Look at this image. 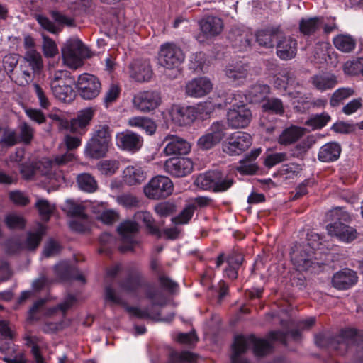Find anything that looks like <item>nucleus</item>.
<instances>
[{
    "mask_svg": "<svg viewBox=\"0 0 363 363\" xmlns=\"http://www.w3.org/2000/svg\"><path fill=\"white\" fill-rule=\"evenodd\" d=\"M119 286L124 291L137 296L140 289H143L146 298L152 306H163L166 303L165 298L155 286L147 281L138 270H130L127 277L121 280Z\"/></svg>",
    "mask_w": 363,
    "mask_h": 363,
    "instance_id": "f257e3e1",
    "label": "nucleus"
},
{
    "mask_svg": "<svg viewBox=\"0 0 363 363\" xmlns=\"http://www.w3.org/2000/svg\"><path fill=\"white\" fill-rule=\"evenodd\" d=\"M251 346L256 357H264L273 350L272 345L264 339L257 338L254 335H239L235 337L232 345L231 363H248L247 359L243 358L242 355Z\"/></svg>",
    "mask_w": 363,
    "mask_h": 363,
    "instance_id": "f03ea898",
    "label": "nucleus"
},
{
    "mask_svg": "<svg viewBox=\"0 0 363 363\" xmlns=\"http://www.w3.org/2000/svg\"><path fill=\"white\" fill-rule=\"evenodd\" d=\"M328 217L333 221L326 226L330 235L345 243H351L357 238L359 233L357 229L348 225L352 217L342 208H333L329 212Z\"/></svg>",
    "mask_w": 363,
    "mask_h": 363,
    "instance_id": "7ed1b4c3",
    "label": "nucleus"
},
{
    "mask_svg": "<svg viewBox=\"0 0 363 363\" xmlns=\"http://www.w3.org/2000/svg\"><path fill=\"white\" fill-rule=\"evenodd\" d=\"M111 133L112 130L108 125H96L86 144L84 152L85 156L95 160L104 157L111 143Z\"/></svg>",
    "mask_w": 363,
    "mask_h": 363,
    "instance_id": "20e7f679",
    "label": "nucleus"
},
{
    "mask_svg": "<svg viewBox=\"0 0 363 363\" xmlns=\"http://www.w3.org/2000/svg\"><path fill=\"white\" fill-rule=\"evenodd\" d=\"M252 143V138L246 132L238 131L230 134L222 144L223 152L230 156H238L247 150Z\"/></svg>",
    "mask_w": 363,
    "mask_h": 363,
    "instance_id": "39448f33",
    "label": "nucleus"
},
{
    "mask_svg": "<svg viewBox=\"0 0 363 363\" xmlns=\"http://www.w3.org/2000/svg\"><path fill=\"white\" fill-rule=\"evenodd\" d=\"M117 231L122 242V244L118 247V250L122 253L133 251L135 247L138 245L136 238L139 232L138 223L133 220L123 221L118 226Z\"/></svg>",
    "mask_w": 363,
    "mask_h": 363,
    "instance_id": "423d86ee",
    "label": "nucleus"
},
{
    "mask_svg": "<svg viewBox=\"0 0 363 363\" xmlns=\"http://www.w3.org/2000/svg\"><path fill=\"white\" fill-rule=\"evenodd\" d=\"M184 60V55L182 49L174 43H166L160 46L158 62L161 66L169 69H174L178 67Z\"/></svg>",
    "mask_w": 363,
    "mask_h": 363,
    "instance_id": "0eeeda50",
    "label": "nucleus"
},
{
    "mask_svg": "<svg viewBox=\"0 0 363 363\" xmlns=\"http://www.w3.org/2000/svg\"><path fill=\"white\" fill-rule=\"evenodd\" d=\"M173 184L169 178L157 176L144 187L145 196L151 199H162L172 194Z\"/></svg>",
    "mask_w": 363,
    "mask_h": 363,
    "instance_id": "6e6552de",
    "label": "nucleus"
},
{
    "mask_svg": "<svg viewBox=\"0 0 363 363\" xmlns=\"http://www.w3.org/2000/svg\"><path fill=\"white\" fill-rule=\"evenodd\" d=\"M77 86L81 97L86 100L96 98L101 89L99 79L96 76L86 73L78 77Z\"/></svg>",
    "mask_w": 363,
    "mask_h": 363,
    "instance_id": "1a4fd4ad",
    "label": "nucleus"
},
{
    "mask_svg": "<svg viewBox=\"0 0 363 363\" xmlns=\"http://www.w3.org/2000/svg\"><path fill=\"white\" fill-rule=\"evenodd\" d=\"M128 74L136 82H149L153 75V71L149 60H133L128 65Z\"/></svg>",
    "mask_w": 363,
    "mask_h": 363,
    "instance_id": "9d476101",
    "label": "nucleus"
},
{
    "mask_svg": "<svg viewBox=\"0 0 363 363\" xmlns=\"http://www.w3.org/2000/svg\"><path fill=\"white\" fill-rule=\"evenodd\" d=\"M164 169L174 177H184L192 172L194 163L187 157H173L166 160Z\"/></svg>",
    "mask_w": 363,
    "mask_h": 363,
    "instance_id": "9b49d317",
    "label": "nucleus"
},
{
    "mask_svg": "<svg viewBox=\"0 0 363 363\" xmlns=\"http://www.w3.org/2000/svg\"><path fill=\"white\" fill-rule=\"evenodd\" d=\"M160 101V95L156 91H140L133 99L134 107L142 112H149L155 109Z\"/></svg>",
    "mask_w": 363,
    "mask_h": 363,
    "instance_id": "f8f14e48",
    "label": "nucleus"
},
{
    "mask_svg": "<svg viewBox=\"0 0 363 363\" xmlns=\"http://www.w3.org/2000/svg\"><path fill=\"white\" fill-rule=\"evenodd\" d=\"M198 110L194 106L174 105L169 112L172 122L179 126L191 124L198 117Z\"/></svg>",
    "mask_w": 363,
    "mask_h": 363,
    "instance_id": "ddd939ff",
    "label": "nucleus"
},
{
    "mask_svg": "<svg viewBox=\"0 0 363 363\" xmlns=\"http://www.w3.org/2000/svg\"><path fill=\"white\" fill-rule=\"evenodd\" d=\"M162 144L165 145L164 153L166 155H186L191 150L189 142L175 135H166L162 140Z\"/></svg>",
    "mask_w": 363,
    "mask_h": 363,
    "instance_id": "4468645a",
    "label": "nucleus"
},
{
    "mask_svg": "<svg viewBox=\"0 0 363 363\" xmlns=\"http://www.w3.org/2000/svg\"><path fill=\"white\" fill-rule=\"evenodd\" d=\"M252 115L251 110L242 105L237 108L230 109L227 114L228 125L233 128H245L251 122Z\"/></svg>",
    "mask_w": 363,
    "mask_h": 363,
    "instance_id": "2eb2a0df",
    "label": "nucleus"
},
{
    "mask_svg": "<svg viewBox=\"0 0 363 363\" xmlns=\"http://www.w3.org/2000/svg\"><path fill=\"white\" fill-rule=\"evenodd\" d=\"M277 55L283 60H289L295 57L297 52V40L284 35L281 31L276 43Z\"/></svg>",
    "mask_w": 363,
    "mask_h": 363,
    "instance_id": "dca6fc26",
    "label": "nucleus"
},
{
    "mask_svg": "<svg viewBox=\"0 0 363 363\" xmlns=\"http://www.w3.org/2000/svg\"><path fill=\"white\" fill-rule=\"evenodd\" d=\"M143 144V138L132 131L127 130L116 135V145L123 150L135 153L140 150Z\"/></svg>",
    "mask_w": 363,
    "mask_h": 363,
    "instance_id": "f3484780",
    "label": "nucleus"
},
{
    "mask_svg": "<svg viewBox=\"0 0 363 363\" xmlns=\"http://www.w3.org/2000/svg\"><path fill=\"white\" fill-rule=\"evenodd\" d=\"M94 116L93 108H86L78 112L76 117L70 120V131L73 133L84 135Z\"/></svg>",
    "mask_w": 363,
    "mask_h": 363,
    "instance_id": "a211bd4d",
    "label": "nucleus"
},
{
    "mask_svg": "<svg viewBox=\"0 0 363 363\" xmlns=\"http://www.w3.org/2000/svg\"><path fill=\"white\" fill-rule=\"evenodd\" d=\"M358 280L357 273L348 268L338 271L332 278V285L338 290H346L354 286Z\"/></svg>",
    "mask_w": 363,
    "mask_h": 363,
    "instance_id": "6ab92c4d",
    "label": "nucleus"
},
{
    "mask_svg": "<svg viewBox=\"0 0 363 363\" xmlns=\"http://www.w3.org/2000/svg\"><path fill=\"white\" fill-rule=\"evenodd\" d=\"M323 16L306 17L300 19L298 30L305 38L315 37L322 28Z\"/></svg>",
    "mask_w": 363,
    "mask_h": 363,
    "instance_id": "aec40b11",
    "label": "nucleus"
},
{
    "mask_svg": "<svg viewBox=\"0 0 363 363\" xmlns=\"http://www.w3.org/2000/svg\"><path fill=\"white\" fill-rule=\"evenodd\" d=\"M212 89V84L206 77L195 78L186 85V94L191 97H202Z\"/></svg>",
    "mask_w": 363,
    "mask_h": 363,
    "instance_id": "412c9836",
    "label": "nucleus"
},
{
    "mask_svg": "<svg viewBox=\"0 0 363 363\" xmlns=\"http://www.w3.org/2000/svg\"><path fill=\"white\" fill-rule=\"evenodd\" d=\"M225 72L230 82L235 85H240L247 77V66L242 62L229 64L226 66Z\"/></svg>",
    "mask_w": 363,
    "mask_h": 363,
    "instance_id": "4be33fe9",
    "label": "nucleus"
},
{
    "mask_svg": "<svg viewBox=\"0 0 363 363\" xmlns=\"http://www.w3.org/2000/svg\"><path fill=\"white\" fill-rule=\"evenodd\" d=\"M281 30L279 26L268 27L265 29L258 30L255 34V39L259 45L272 48L274 46V40L277 41Z\"/></svg>",
    "mask_w": 363,
    "mask_h": 363,
    "instance_id": "5701e85b",
    "label": "nucleus"
},
{
    "mask_svg": "<svg viewBox=\"0 0 363 363\" xmlns=\"http://www.w3.org/2000/svg\"><path fill=\"white\" fill-rule=\"evenodd\" d=\"M228 39L233 48L238 51L243 52L250 48L251 43L254 40V35L247 31L235 30L229 33Z\"/></svg>",
    "mask_w": 363,
    "mask_h": 363,
    "instance_id": "b1692460",
    "label": "nucleus"
},
{
    "mask_svg": "<svg viewBox=\"0 0 363 363\" xmlns=\"http://www.w3.org/2000/svg\"><path fill=\"white\" fill-rule=\"evenodd\" d=\"M84 45L79 40H69L62 48V55L67 62H73L76 68L79 64L78 57L82 54Z\"/></svg>",
    "mask_w": 363,
    "mask_h": 363,
    "instance_id": "393cba45",
    "label": "nucleus"
},
{
    "mask_svg": "<svg viewBox=\"0 0 363 363\" xmlns=\"http://www.w3.org/2000/svg\"><path fill=\"white\" fill-rule=\"evenodd\" d=\"M63 83H50L51 89L55 98L64 102H70L74 100L75 92L72 86L73 79Z\"/></svg>",
    "mask_w": 363,
    "mask_h": 363,
    "instance_id": "a878e982",
    "label": "nucleus"
},
{
    "mask_svg": "<svg viewBox=\"0 0 363 363\" xmlns=\"http://www.w3.org/2000/svg\"><path fill=\"white\" fill-rule=\"evenodd\" d=\"M199 26L202 33L207 37L218 35L223 28L222 19L213 16H208L201 19Z\"/></svg>",
    "mask_w": 363,
    "mask_h": 363,
    "instance_id": "bb28decb",
    "label": "nucleus"
},
{
    "mask_svg": "<svg viewBox=\"0 0 363 363\" xmlns=\"http://www.w3.org/2000/svg\"><path fill=\"white\" fill-rule=\"evenodd\" d=\"M357 331L353 328L342 330L339 335L334 336L332 345H337L339 347L338 354L343 355L347 352L350 343L355 340Z\"/></svg>",
    "mask_w": 363,
    "mask_h": 363,
    "instance_id": "cd10ccee",
    "label": "nucleus"
},
{
    "mask_svg": "<svg viewBox=\"0 0 363 363\" xmlns=\"http://www.w3.org/2000/svg\"><path fill=\"white\" fill-rule=\"evenodd\" d=\"M342 147L338 143L329 142L320 148L318 159L323 162H333L340 157Z\"/></svg>",
    "mask_w": 363,
    "mask_h": 363,
    "instance_id": "c85d7f7f",
    "label": "nucleus"
},
{
    "mask_svg": "<svg viewBox=\"0 0 363 363\" xmlns=\"http://www.w3.org/2000/svg\"><path fill=\"white\" fill-rule=\"evenodd\" d=\"M56 276L62 281L77 280L85 282V277L79 272L77 268L67 263H60L55 267Z\"/></svg>",
    "mask_w": 363,
    "mask_h": 363,
    "instance_id": "c756f323",
    "label": "nucleus"
},
{
    "mask_svg": "<svg viewBox=\"0 0 363 363\" xmlns=\"http://www.w3.org/2000/svg\"><path fill=\"white\" fill-rule=\"evenodd\" d=\"M270 86L267 84L256 83L250 87L246 97L252 104L264 103L270 94Z\"/></svg>",
    "mask_w": 363,
    "mask_h": 363,
    "instance_id": "7c9ffc66",
    "label": "nucleus"
},
{
    "mask_svg": "<svg viewBox=\"0 0 363 363\" xmlns=\"http://www.w3.org/2000/svg\"><path fill=\"white\" fill-rule=\"evenodd\" d=\"M313 86L320 91L332 89L337 84V77L331 73L316 74L311 78Z\"/></svg>",
    "mask_w": 363,
    "mask_h": 363,
    "instance_id": "2f4dec72",
    "label": "nucleus"
},
{
    "mask_svg": "<svg viewBox=\"0 0 363 363\" xmlns=\"http://www.w3.org/2000/svg\"><path fill=\"white\" fill-rule=\"evenodd\" d=\"M146 179V172L138 166H128L123 171V181L129 186L140 184Z\"/></svg>",
    "mask_w": 363,
    "mask_h": 363,
    "instance_id": "473e14b6",
    "label": "nucleus"
},
{
    "mask_svg": "<svg viewBox=\"0 0 363 363\" xmlns=\"http://www.w3.org/2000/svg\"><path fill=\"white\" fill-rule=\"evenodd\" d=\"M291 262L297 270L306 271L313 264L311 255L303 249H297L291 254Z\"/></svg>",
    "mask_w": 363,
    "mask_h": 363,
    "instance_id": "72a5a7b5",
    "label": "nucleus"
},
{
    "mask_svg": "<svg viewBox=\"0 0 363 363\" xmlns=\"http://www.w3.org/2000/svg\"><path fill=\"white\" fill-rule=\"evenodd\" d=\"M335 48L344 53L353 52L357 46L356 39L349 34H338L333 39Z\"/></svg>",
    "mask_w": 363,
    "mask_h": 363,
    "instance_id": "f704fd0d",
    "label": "nucleus"
},
{
    "mask_svg": "<svg viewBox=\"0 0 363 363\" xmlns=\"http://www.w3.org/2000/svg\"><path fill=\"white\" fill-rule=\"evenodd\" d=\"M44 230L40 227L36 232L27 233L26 240L23 242H16V250H20L25 249L29 251H34L37 249L41 242Z\"/></svg>",
    "mask_w": 363,
    "mask_h": 363,
    "instance_id": "c9c22d12",
    "label": "nucleus"
},
{
    "mask_svg": "<svg viewBox=\"0 0 363 363\" xmlns=\"http://www.w3.org/2000/svg\"><path fill=\"white\" fill-rule=\"evenodd\" d=\"M303 128L291 125L286 128L279 138V143L281 145H289L296 143L304 134Z\"/></svg>",
    "mask_w": 363,
    "mask_h": 363,
    "instance_id": "e433bc0d",
    "label": "nucleus"
},
{
    "mask_svg": "<svg viewBox=\"0 0 363 363\" xmlns=\"http://www.w3.org/2000/svg\"><path fill=\"white\" fill-rule=\"evenodd\" d=\"M125 310L128 313L139 319H152L157 321H171L174 318V315H172L169 318H161L160 312L151 314L147 308L141 309L136 306H126Z\"/></svg>",
    "mask_w": 363,
    "mask_h": 363,
    "instance_id": "4c0bfd02",
    "label": "nucleus"
},
{
    "mask_svg": "<svg viewBox=\"0 0 363 363\" xmlns=\"http://www.w3.org/2000/svg\"><path fill=\"white\" fill-rule=\"evenodd\" d=\"M128 125L131 127L140 128L150 135L154 134L157 129L155 123L147 117H132L128 121Z\"/></svg>",
    "mask_w": 363,
    "mask_h": 363,
    "instance_id": "58836bf2",
    "label": "nucleus"
},
{
    "mask_svg": "<svg viewBox=\"0 0 363 363\" xmlns=\"http://www.w3.org/2000/svg\"><path fill=\"white\" fill-rule=\"evenodd\" d=\"M218 171H208L197 177L194 184L203 190H211L213 191Z\"/></svg>",
    "mask_w": 363,
    "mask_h": 363,
    "instance_id": "ea45409f",
    "label": "nucleus"
},
{
    "mask_svg": "<svg viewBox=\"0 0 363 363\" xmlns=\"http://www.w3.org/2000/svg\"><path fill=\"white\" fill-rule=\"evenodd\" d=\"M77 182L79 188L86 192H94L97 189V182L89 173H82L77 176Z\"/></svg>",
    "mask_w": 363,
    "mask_h": 363,
    "instance_id": "a19ab883",
    "label": "nucleus"
},
{
    "mask_svg": "<svg viewBox=\"0 0 363 363\" xmlns=\"http://www.w3.org/2000/svg\"><path fill=\"white\" fill-rule=\"evenodd\" d=\"M262 108L265 112H269L278 116L284 115L285 110L282 101L278 98H269L262 105Z\"/></svg>",
    "mask_w": 363,
    "mask_h": 363,
    "instance_id": "79ce46f5",
    "label": "nucleus"
},
{
    "mask_svg": "<svg viewBox=\"0 0 363 363\" xmlns=\"http://www.w3.org/2000/svg\"><path fill=\"white\" fill-rule=\"evenodd\" d=\"M4 224L9 230H23L26 225V220L23 216L11 213L5 216L4 220Z\"/></svg>",
    "mask_w": 363,
    "mask_h": 363,
    "instance_id": "37998d69",
    "label": "nucleus"
},
{
    "mask_svg": "<svg viewBox=\"0 0 363 363\" xmlns=\"http://www.w3.org/2000/svg\"><path fill=\"white\" fill-rule=\"evenodd\" d=\"M134 218L137 220L142 221L150 234L160 235L159 228L155 225V220L150 212L138 211L135 213Z\"/></svg>",
    "mask_w": 363,
    "mask_h": 363,
    "instance_id": "c03bdc74",
    "label": "nucleus"
},
{
    "mask_svg": "<svg viewBox=\"0 0 363 363\" xmlns=\"http://www.w3.org/2000/svg\"><path fill=\"white\" fill-rule=\"evenodd\" d=\"M328 113L323 112L320 114L312 115L306 122V125L313 130L321 129L330 121Z\"/></svg>",
    "mask_w": 363,
    "mask_h": 363,
    "instance_id": "a18cd8bd",
    "label": "nucleus"
},
{
    "mask_svg": "<svg viewBox=\"0 0 363 363\" xmlns=\"http://www.w3.org/2000/svg\"><path fill=\"white\" fill-rule=\"evenodd\" d=\"M288 334H290L294 340H298L301 336L298 330H292L287 333L281 330L271 331L269 333V337L273 341H279L284 346H287L286 337Z\"/></svg>",
    "mask_w": 363,
    "mask_h": 363,
    "instance_id": "49530a36",
    "label": "nucleus"
},
{
    "mask_svg": "<svg viewBox=\"0 0 363 363\" xmlns=\"http://www.w3.org/2000/svg\"><path fill=\"white\" fill-rule=\"evenodd\" d=\"M228 127L223 121H215L208 128L207 132L220 143L227 135Z\"/></svg>",
    "mask_w": 363,
    "mask_h": 363,
    "instance_id": "de8ad7c7",
    "label": "nucleus"
},
{
    "mask_svg": "<svg viewBox=\"0 0 363 363\" xmlns=\"http://www.w3.org/2000/svg\"><path fill=\"white\" fill-rule=\"evenodd\" d=\"M196 206L194 204H189L180 212V213L172 218V223L176 225H184L189 223L191 219Z\"/></svg>",
    "mask_w": 363,
    "mask_h": 363,
    "instance_id": "09e8293b",
    "label": "nucleus"
},
{
    "mask_svg": "<svg viewBox=\"0 0 363 363\" xmlns=\"http://www.w3.org/2000/svg\"><path fill=\"white\" fill-rule=\"evenodd\" d=\"M354 93V89L348 87L337 89L331 96L330 100V106L332 107L338 106L343 100L352 96Z\"/></svg>",
    "mask_w": 363,
    "mask_h": 363,
    "instance_id": "8fccbe9b",
    "label": "nucleus"
},
{
    "mask_svg": "<svg viewBox=\"0 0 363 363\" xmlns=\"http://www.w3.org/2000/svg\"><path fill=\"white\" fill-rule=\"evenodd\" d=\"M41 218L48 221L53 213L55 206H52L47 199H38L35 204Z\"/></svg>",
    "mask_w": 363,
    "mask_h": 363,
    "instance_id": "3c124183",
    "label": "nucleus"
},
{
    "mask_svg": "<svg viewBox=\"0 0 363 363\" xmlns=\"http://www.w3.org/2000/svg\"><path fill=\"white\" fill-rule=\"evenodd\" d=\"M18 140L24 145H29L34 136V129L27 123H21L18 126Z\"/></svg>",
    "mask_w": 363,
    "mask_h": 363,
    "instance_id": "603ef678",
    "label": "nucleus"
},
{
    "mask_svg": "<svg viewBox=\"0 0 363 363\" xmlns=\"http://www.w3.org/2000/svg\"><path fill=\"white\" fill-rule=\"evenodd\" d=\"M343 71L350 75H357L359 73L363 75V58L347 61L343 65Z\"/></svg>",
    "mask_w": 363,
    "mask_h": 363,
    "instance_id": "864d4df0",
    "label": "nucleus"
},
{
    "mask_svg": "<svg viewBox=\"0 0 363 363\" xmlns=\"http://www.w3.org/2000/svg\"><path fill=\"white\" fill-rule=\"evenodd\" d=\"M50 13L52 20L57 24L56 25L57 26L61 28L64 26H75V21L73 18L66 16L57 11H51Z\"/></svg>",
    "mask_w": 363,
    "mask_h": 363,
    "instance_id": "5fc2aeb1",
    "label": "nucleus"
},
{
    "mask_svg": "<svg viewBox=\"0 0 363 363\" xmlns=\"http://www.w3.org/2000/svg\"><path fill=\"white\" fill-rule=\"evenodd\" d=\"M216 183L213 189V192H223L227 191L234 184V179L229 177H223L221 172L218 171Z\"/></svg>",
    "mask_w": 363,
    "mask_h": 363,
    "instance_id": "6e6d98bb",
    "label": "nucleus"
},
{
    "mask_svg": "<svg viewBox=\"0 0 363 363\" xmlns=\"http://www.w3.org/2000/svg\"><path fill=\"white\" fill-rule=\"evenodd\" d=\"M25 60L28 62L33 72L40 71L43 67L42 57L35 50H31L26 52Z\"/></svg>",
    "mask_w": 363,
    "mask_h": 363,
    "instance_id": "4d7b16f0",
    "label": "nucleus"
},
{
    "mask_svg": "<svg viewBox=\"0 0 363 363\" xmlns=\"http://www.w3.org/2000/svg\"><path fill=\"white\" fill-rule=\"evenodd\" d=\"M99 242L101 245L99 252L109 255L111 252L112 245L115 242V238L111 233L104 232L99 237Z\"/></svg>",
    "mask_w": 363,
    "mask_h": 363,
    "instance_id": "13d9d810",
    "label": "nucleus"
},
{
    "mask_svg": "<svg viewBox=\"0 0 363 363\" xmlns=\"http://www.w3.org/2000/svg\"><path fill=\"white\" fill-rule=\"evenodd\" d=\"M42 164L41 162L23 163L21 165L20 172L25 179H30L40 169Z\"/></svg>",
    "mask_w": 363,
    "mask_h": 363,
    "instance_id": "bf43d9fd",
    "label": "nucleus"
},
{
    "mask_svg": "<svg viewBox=\"0 0 363 363\" xmlns=\"http://www.w3.org/2000/svg\"><path fill=\"white\" fill-rule=\"evenodd\" d=\"M67 215L71 217L79 218L83 220H86L87 215L84 212V207L82 205L74 203L73 201H67Z\"/></svg>",
    "mask_w": 363,
    "mask_h": 363,
    "instance_id": "052dcab7",
    "label": "nucleus"
},
{
    "mask_svg": "<svg viewBox=\"0 0 363 363\" xmlns=\"http://www.w3.org/2000/svg\"><path fill=\"white\" fill-rule=\"evenodd\" d=\"M117 203L127 208L138 207L139 200L135 196L130 194H123L116 197Z\"/></svg>",
    "mask_w": 363,
    "mask_h": 363,
    "instance_id": "680f3d73",
    "label": "nucleus"
},
{
    "mask_svg": "<svg viewBox=\"0 0 363 363\" xmlns=\"http://www.w3.org/2000/svg\"><path fill=\"white\" fill-rule=\"evenodd\" d=\"M157 280L161 289L171 294L175 293L179 289V284L165 274L160 275Z\"/></svg>",
    "mask_w": 363,
    "mask_h": 363,
    "instance_id": "e2e57ef3",
    "label": "nucleus"
},
{
    "mask_svg": "<svg viewBox=\"0 0 363 363\" xmlns=\"http://www.w3.org/2000/svg\"><path fill=\"white\" fill-rule=\"evenodd\" d=\"M43 51L46 57H53L58 53V48L53 40L43 35Z\"/></svg>",
    "mask_w": 363,
    "mask_h": 363,
    "instance_id": "0e129e2a",
    "label": "nucleus"
},
{
    "mask_svg": "<svg viewBox=\"0 0 363 363\" xmlns=\"http://www.w3.org/2000/svg\"><path fill=\"white\" fill-rule=\"evenodd\" d=\"M36 19L43 29L51 33L57 34L62 30L61 28L57 26L55 22H52L46 16L39 15L37 16Z\"/></svg>",
    "mask_w": 363,
    "mask_h": 363,
    "instance_id": "69168bd1",
    "label": "nucleus"
},
{
    "mask_svg": "<svg viewBox=\"0 0 363 363\" xmlns=\"http://www.w3.org/2000/svg\"><path fill=\"white\" fill-rule=\"evenodd\" d=\"M220 143L213 136L206 132L197 141L198 147L203 150H208Z\"/></svg>",
    "mask_w": 363,
    "mask_h": 363,
    "instance_id": "338daca9",
    "label": "nucleus"
},
{
    "mask_svg": "<svg viewBox=\"0 0 363 363\" xmlns=\"http://www.w3.org/2000/svg\"><path fill=\"white\" fill-rule=\"evenodd\" d=\"M172 357L179 363H194L198 356L190 351H182L172 353Z\"/></svg>",
    "mask_w": 363,
    "mask_h": 363,
    "instance_id": "774afa93",
    "label": "nucleus"
}]
</instances>
